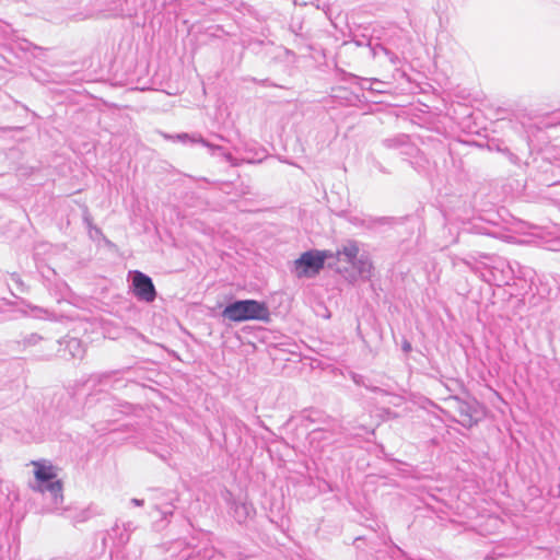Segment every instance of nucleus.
Returning <instances> with one entry per match:
<instances>
[{
	"mask_svg": "<svg viewBox=\"0 0 560 560\" xmlns=\"http://www.w3.org/2000/svg\"><path fill=\"white\" fill-rule=\"evenodd\" d=\"M163 137L165 139L177 140V141H180V142H184V143L187 142V141L194 143L191 141V138L192 137H198V136L197 135H189V133L183 132V133H177L176 136H170L167 133H163Z\"/></svg>",
	"mask_w": 560,
	"mask_h": 560,
	"instance_id": "obj_12",
	"label": "nucleus"
},
{
	"mask_svg": "<svg viewBox=\"0 0 560 560\" xmlns=\"http://www.w3.org/2000/svg\"><path fill=\"white\" fill-rule=\"evenodd\" d=\"M402 350H404L405 352H409V351L411 350V345H410V342L405 341V342H404V345H402Z\"/></svg>",
	"mask_w": 560,
	"mask_h": 560,
	"instance_id": "obj_19",
	"label": "nucleus"
},
{
	"mask_svg": "<svg viewBox=\"0 0 560 560\" xmlns=\"http://www.w3.org/2000/svg\"><path fill=\"white\" fill-rule=\"evenodd\" d=\"M131 503L136 506H142L144 502H143V500L133 498V499H131Z\"/></svg>",
	"mask_w": 560,
	"mask_h": 560,
	"instance_id": "obj_18",
	"label": "nucleus"
},
{
	"mask_svg": "<svg viewBox=\"0 0 560 560\" xmlns=\"http://www.w3.org/2000/svg\"><path fill=\"white\" fill-rule=\"evenodd\" d=\"M221 316L224 319L240 323L246 320H269V310L264 302L256 300H238L228 304Z\"/></svg>",
	"mask_w": 560,
	"mask_h": 560,
	"instance_id": "obj_2",
	"label": "nucleus"
},
{
	"mask_svg": "<svg viewBox=\"0 0 560 560\" xmlns=\"http://www.w3.org/2000/svg\"><path fill=\"white\" fill-rule=\"evenodd\" d=\"M359 252L360 248L358 242L349 240L336 252V254H334L332 258L336 257L339 259L340 256H343L347 262L355 264Z\"/></svg>",
	"mask_w": 560,
	"mask_h": 560,
	"instance_id": "obj_6",
	"label": "nucleus"
},
{
	"mask_svg": "<svg viewBox=\"0 0 560 560\" xmlns=\"http://www.w3.org/2000/svg\"><path fill=\"white\" fill-rule=\"evenodd\" d=\"M112 375V372L110 373H105L104 376L105 377H109Z\"/></svg>",
	"mask_w": 560,
	"mask_h": 560,
	"instance_id": "obj_23",
	"label": "nucleus"
},
{
	"mask_svg": "<svg viewBox=\"0 0 560 560\" xmlns=\"http://www.w3.org/2000/svg\"><path fill=\"white\" fill-rule=\"evenodd\" d=\"M381 49H382L383 51H385L386 54L388 52V51H387V49H386V48H384V47H381Z\"/></svg>",
	"mask_w": 560,
	"mask_h": 560,
	"instance_id": "obj_24",
	"label": "nucleus"
},
{
	"mask_svg": "<svg viewBox=\"0 0 560 560\" xmlns=\"http://www.w3.org/2000/svg\"><path fill=\"white\" fill-rule=\"evenodd\" d=\"M388 222H389V218H386V217L369 219L368 223H366V226L368 228H373V226H375L377 224H386Z\"/></svg>",
	"mask_w": 560,
	"mask_h": 560,
	"instance_id": "obj_16",
	"label": "nucleus"
},
{
	"mask_svg": "<svg viewBox=\"0 0 560 560\" xmlns=\"http://www.w3.org/2000/svg\"><path fill=\"white\" fill-rule=\"evenodd\" d=\"M462 261H463L464 264H466L467 266H470V264H469L466 259H462Z\"/></svg>",
	"mask_w": 560,
	"mask_h": 560,
	"instance_id": "obj_22",
	"label": "nucleus"
},
{
	"mask_svg": "<svg viewBox=\"0 0 560 560\" xmlns=\"http://www.w3.org/2000/svg\"><path fill=\"white\" fill-rule=\"evenodd\" d=\"M154 509L161 513L163 518L173 515V505L167 504L166 506L155 505Z\"/></svg>",
	"mask_w": 560,
	"mask_h": 560,
	"instance_id": "obj_14",
	"label": "nucleus"
},
{
	"mask_svg": "<svg viewBox=\"0 0 560 560\" xmlns=\"http://www.w3.org/2000/svg\"><path fill=\"white\" fill-rule=\"evenodd\" d=\"M37 339H40V337H39V336H36V335H33V336H32V341H35V340H37Z\"/></svg>",
	"mask_w": 560,
	"mask_h": 560,
	"instance_id": "obj_21",
	"label": "nucleus"
},
{
	"mask_svg": "<svg viewBox=\"0 0 560 560\" xmlns=\"http://www.w3.org/2000/svg\"><path fill=\"white\" fill-rule=\"evenodd\" d=\"M66 350L74 359H82L85 353L82 342L77 338H69L66 340Z\"/></svg>",
	"mask_w": 560,
	"mask_h": 560,
	"instance_id": "obj_7",
	"label": "nucleus"
},
{
	"mask_svg": "<svg viewBox=\"0 0 560 560\" xmlns=\"http://www.w3.org/2000/svg\"><path fill=\"white\" fill-rule=\"evenodd\" d=\"M250 511H252V506L247 505L245 503L236 505L235 514H236L238 522H242L243 520H245L249 515Z\"/></svg>",
	"mask_w": 560,
	"mask_h": 560,
	"instance_id": "obj_10",
	"label": "nucleus"
},
{
	"mask_svg": "<svg viewBox=\"0 0 560 560\" xmlns=\"http://www.w3.org/2000/svg\"><path fill=\"white\" fill-rule=\"evenodd\" d=\"M223 158L232 166H238L240 165V161L237 159H235L230 152H223Z\"/></svg>",
	"mask_w": 560,
	"mask_h": 560,
	"instance_id": "obj_17",
	"label": "nucleus"
},
{
	"mask_svg": "<svg viewBox=\"0 0 560 560\" xmlns=\"http://www.w3.org/2000/svg\"><path fill=\"white\" fill-rule=\"evenodd\" d=\"M35 466L34 491L44 494L50 501V509L57 510L63 502L62 483L57 479L56 468L42 462H33Z\"/></svg>",
	"mask_w": 560,
	"mask_h": 560,
	"instance_id": "obj_1",
	"label": "nucleus"
},
{
	"mask_svg": "<svg viewBox=\"0 0 560 560\" xmlns=\"http://www.w3.org/2000/svg\"><path fill=\"white\" fill-rule=\"evenodd\" d=\"M334 253L330 250L311 249L304 252L294 261V273L298 278H312L320 272L328 258H332Z\"/></svg>",
	"mask_w": 560,
	"mask_h": 560,
	"instance_id": "obj_3",
	"label": "nucleus"
},
{
	"mask_svg": "<svg viewBox=\"0 0 560 560\" xmlns=\"http://www.w3.org/2000/svg\"><path fill=\"white\" fill-rule=\"evenodd\" d=\"M191 141L192 142L201 143L203 147H207V148H209L212 151H220L222 154H223V152H226L223 147L210 143L209 141L203 139L201 136L192 137Z\"/></svg>",
	"mask_w": 560,
	"mask_h": 560,
	"instance_id": "obj_11",
	"label": "nucleus"
},
{
	"mask_svg": "<svg viewBox=\"0 0 560 560\" xmlns=\"http://www.w3.org/2000/svg\"><path fill=\"white\" fill-rule=\"evenodd\" d=\"M351 265L358 270L361 277H370L373 266L366 255H361L360 257L358 256L355 264Z\"/></svg>",
	"mask_w": 560,
	"mask_h": 560,
	"instance_id": "obj_8",
	"label": "nucleus"
},
{
	"mask_svg": "<svg viewBox=\"0 0 560 560\" xmlns=\"http://www.w3.org/2000/svg\"><path fill=\"white\" fill-rule=\"evenodd\" d=\"M133 294L139 301L153 302L156 298L155 287L152 279L141 271H133L132 277Z\"/></svg>",
	"mask_w": 560,
	"mask_h": 560,
	"instance_id": "obj_4",
	"label": "nucleus"
},
{
	"mask_svg": "<svg viewBox=\"0 0 560 560\" xmlns=\"http://www.w3.org/2000/svg\"><path fill=\"white\" fill-rule=\"evenodd\" d=\"M409 142V137L406 135H398L393 138H387L383 141L386 148L394 149L406 145Z\"/></svg>",
	"mask_w": 560,
	"mask_h": 560,
	"instance_id": "obj_9",
	"label": "nucleus"
},
{
	"mask_svg": "<svg viewBox=\"0 0 560 560\" xmlns=\"http://www.w3.org/2000/svg\"><path fill=\"white\" fill-rule=\"evenodd\" d=\"M351 378L352 381L354 382V384L359 385V386H364L366 387L368 389H371L373 392H376L378 390L377 387H370L365 382H364V376L360 375V374H357V373H351Z\"/></svg>",
	"mask_w": 560,
	"mask_h": 560,
	"instance_id": "obj_13",
	"label": "nucleus"
},
{
	"mask_svg": "<svg viewBox=\"0 0 560 560\" xmlns=\"http://www.w3.org/2000/svg\"><path fill=\"white\" fill-rule=\"evenodd\" d=\"M374 83L382 84L383 82H381L380 80H376V79H363L362 80V88L371 90V91L381 92V90L373 88Z\"/></svg>",
	"mask_w": 560,
	"mask_h": 560,
	"instance_id": "obj_15",
	"label": "nucleus"
},
{
	"mask_svg": "<svg viewBox=\"0 0 560 560\" xmlns=\"http://www.w3.org/2000/svg\"><path fill=\"white\" fill-rule=\"evenodd\" d=\"M37 339H40V337H39V336H36V335H33V336H32V341H35V340H37Z\"/></svg>",
	"mask_w": 560,
	"mask_h": 560,
	"instance_id": "obj_20",
	"label": "nucleus"
},
{
	"mask_svg": "<svg viewBox=\"0 0 560 560\" xmlns=\"http://www.w3.org/2000/svg\"><path fill=\"white\" fill-rule=\"evenodd\" d=\"M454 408L458 413V422L466 428H471L477 423V409L474 404L459 399L458 397L452 398Z\"/></svg>",
	"mask_w": 560,
	"mask_h": 560,
	"instance_id": "obj_5",
	"label": "nucleus"
}]
</instances>
